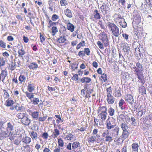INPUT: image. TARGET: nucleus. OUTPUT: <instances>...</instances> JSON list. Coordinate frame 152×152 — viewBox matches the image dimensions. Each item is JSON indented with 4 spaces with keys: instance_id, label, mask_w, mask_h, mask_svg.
<instances>
[{
    "instance_id": "f257e3e1",
    "label": "nucleus",
    "mask_w": 152,
    "mask_h": 152,
    "mask_svg": "<svg viewBox=\"0 0 152 152\" xmlns=\"http://www.w3.org/2000/svg\"><path fill=\"white\" fill-rule=\"evenodd\" d=\"M109 29L111 31L112 34L115 37H118L121 34L118 27L114 23L108 22L107 24Z\"/></svg>"
},
{
    "instance_id": "f03ea898",
    "label": "nucleus",
    "mask_w": 152,
    "mask_h": 152,
    "mask_svg": "<svg viewBox=\"0 0 152 152\" xmlns=\"http://www.w3.org/2000/svg\"><path fill=\"white\" fill-rule=\"evenodd\" d=\"M107 110V108L105 106L99 108L98 110V113H99L100 111L101 112L99 115H100L102 121L105 120L106 119Z\"/></svg>"
},
{
    "instance_id": "7ed1b4c3",
    "label": "nucleus",
    "mask_w": 152,
    "mask_h": 152,
    "mask_svg": "<svg viewBox=\"0 0 152 152\" xmlns=\"http://www.w3.org/2000/svg\"><path fill=\"white\" fill-rule=\"evenodd\" d=\"M119 129L120 128L119 127H116L112 130V135L114 137V141H120V138H118V137Z\"/></svg>"
},
{
    "instance_id": "20e7f679",
    "label": "nucleus",
    "mask_w": 152,
    "mask_h": 152,
    "mask_svg": "<svg viewBox=\"0 0 152 152\" xmlns=\"http://www.w3.org/2000/svg\"><path fill=\"white\" fill-rule=\"evenodd\" d=\"M115 126V120L113 119L108 118L106 121V127L107 129L110 130Z\"/></svg>"
},
{
    "instance_id": "39448f33",
    "label": "nucleus",
    "mask_w": 152,
    "mask_h": 152,
    "mask_svg": "<svg viewBox=\"0 0 152 152\" xmlns=\"http://www.w3.org/2000/svg\"><path fill=\"white\" fill-rule=\"evenodd\" d=\"M116 22H118L120 26L123 28H125L127 26L126 23L124 19L121 16L116 19Z\"/></svg>"
},
{
    "instance_id": "423d86ee",
    "label": "nucleus",
    "mask_w": 152,
    "mask_h": 152,
    "mask_svg": "<svg viewBox=\"0 0 152 152\" xmlns=\"http://www.w3.org/2000/svg\"><path fill=\"white\" fill-rule=\"evenodd\" d=\"M101 39L104 43L105 47L109 45L108 39L107 38V36L105 34H102Z\"/></svg>"
},
{
    "instance_id": "0eeeda50",
    "label": "nucleus",
    "mask_w": 152,
    "mask_h": 152,
    "mask_svg": "<svg viewBox=\"0 0 152 152\" xmlns=\"http://www.w3.org/2000/svg\"><path fill=\"white\" fill-rule=\"evenodd\" d=\"M129 134V133L127 130L124 131L122 132V136L120 137V139L121 138L122 141H123L125 139L128 137Z\"/></svg>"
},
{
    "instance_id": "6e6552de",
    "label": "nucleus",
    "mask_w": 152,
    "mask_h": 152,
    "mask_svg": "<svg viewBox=\"0 0 152 152\" xmlns=\"http://www.w3.org/2000/svg\"><path fill=\"white\" fill-rule=\"evenodd\" d=\"M20 121L23 124L26 126H28L30 123L31 121L30 119L28 118L26 115L21 119Z\"/></svg>"
},
{
    "instance_id": "1a4fd4ad",
    "label": "nucleus",
    "mask_w": 152,
    "mask_h": 152,
    "mask_svg": "<svg viewBox=\"0 0 152 152\" xmlns=\"http://www.w3.org/2000/svg\"><path fill=\"white\" fill-rule=\"evenodd\" d=\"M4 129H2L0 130V136L3 137H9L8 134L9 132L7 131L6 129L5 131L4 130Z\"/></svg>"
},
{
    "instance_id": "9d476101",
    "label": "nucleus",
    "mask_w": 152,
    "mask_h": 152,
    "mask_svg": "<svg viewBox=\"0 0 152 152\" xmlns=\"http://www.w3.org/2000/svg\"><path fill=\"white\" fill-rule=\"evenodd\" d=\"M35 85L34 84L29 82L27 86V89L29 91L31 92L35 89Z\"/></svg>"
},
{
    "instance_id": "9b49d317",
    "label": "nucleus",
    "mask_w": 152,
    "mask_h": 152,
    "mask_svg": "<svg viewBox=\"0 0 152 152\" xmlns=\"http://www.w3.org/2000/svg\"><path fill=\"white\" fill-rule=\"evenodd\" d=\"M72 147L73 151L74 152H78L75 151V149L77 148L80 147V144L78 142H74L72 144Z\"/></svg>"
},
{
    "instance_id": "f8f14e48",
    "label": "nucleus",
    "mask_w": 152,
    "mask_h": 152,
    "mask_svg": "<svg viewBox=\"0 0 152 152\" xmlns=\"http://www.w3.org/2000/svg\"><path fill=\"white\" fill-rule=\"evenodd\" d=\"M132 151L134 152L138 151L139 145L137 142L133 143L131 145Z\"/></svg>"
},
{
    "instance_id": "ddd939ff",
    "label": "nucleus",
    "mask_w": 152,
    "mask_h": 152,
    "mask_svg": "<svg viewBox=\"0 0 152 152\" xmlns=\"http://www.w3.org/2000/svg\"><path fill=\"white\" fill-rule=\"evenodd\" d=\"M126 100L130 104H132L134 102L133 96L131 95H127L125 97Z\"/></svg>"
},
{
    "instance_id": "4468645a",
    "label": "nucleus",
    "mask_w": 152,
    "mask_h": 152,
    "mask_svg": "<svg viewBox=\"0 0 152 152\" xmlns=\"http://www.w3.org/2000/svg\"><path fill=\"white\" fill-rule=\"evenodd\" d=\"M7 71L5 70H2L0 75V80L3 82L5 78L7 76Z\"/></svg>"
},
{
    "instance_id": "2eb2a0df",
    "label": "nucleus",
    "mask_w": 152,
    "mask_h": 152,
    "mask_svg": "<svg viewBox=\"0 0 152 152\" xmlns=\"http://www.w3.org/2000/svg\"><path fill=\"white\" fill-rule=\"evenodd\" d=\"M107 100L109 104H113L114 103V98L112 95H107Z\"/></svg>"
},
{
    "instance_id": "dca6fc26",
    "label": "nucleus",
    "mask_w": 152,
    "mask_h": 152,
    "mask_svg": "<svg viewBox=\"0 0 152 152\" xmlns=\"http://www.w3.org/2000/svg\"><path fill=\"white\" fill-rule=\"evenodd\" d=\"M124 51L126 53H128L130 50V48L128 45L127 44H123L121 45Z\"/></svg>"
},
{
    "instance_id": "f3484780",
    "label": "nucleus",
    "mask_w": 152,
    "mask_h": 152,
    "mask_svg": "<svg viewBox=\"0 0 152 152\" xmlns=\"http://www.w3.org/2000/svg\"><path fill=\"white\" fill-rule=\"evenodd\" d=\"M137 68L136 72H139L142 71V66L141 64L139 62H137L136 64Z\"/></svg>"
},
{
    "instance_id": "a211bd4d",
    "label": "nucleus",
    "mask_w": 152,
    "mask_h": 152,
    "mask_svg": "<svg viewBox=\"0 0 152 152\" xmlns=\"http://www.w3.org/2000/svg\"><path fill=\"white\" fill-rule=\"evenodd\" d=\"M29 111L31 112V115L33 119H36L37 118H38V117L39 116V112L35 111L34 112H32L31 110H29Z\"/></svg>"
},
{
    "instance_id": "6ab92c4d",
    "label": "nucleus",
    "mask_w": 152,
    "mask_h": 152,
    "mask_svg": "<svg viewBox=\"0 0 152 152\" xmlns=\"http://www.w3.org/2000/svg\"><path fill=\"white\" fill-rule=\"evenodd\" d=\"M136 75L137 76V77L140 80V82L142 83H143L144 76L141 73H139V72H136Z\"/></svg>"
},
{
    "instance_id": "aec40b11",
    "label": "nucleus",
    "mask_w": 152,
    "mask_h": 152,
    "mask_svg": "<svg viewBox=\"0 0 152 152\" xmlns=\"http://www.w3.org/2000/svg\"><path fill=\"white\" fill-rule=\"evenodd\" d=\"M66 138L68 140H71L72 141L75 140V137L71 134H69L66 136Z\"/></svg>"
},
{
    "instance_id": "412c9836",
    "label": "nucleus",
    "mask_w": 152,
    "mask_h": 152,
    "mask_svg": "<svg viewBox=\"0 0 152 152\" xmlns=\"http://www.w3.org/2000/svg\"><path fill=\"white\" fill-rule=\"evenodd\" d=\"M30 134L31 137L33 140H36L37 138L38 134L36 132L32 131L30 133Z\"/></svg>"
},
{
    "instance_id": "4be33fe9",
    "label": "nucleus",
    "mask_w": 152,
    "mask_h": 152,
    "mask_svg": "<svg viewBox=\"0 0 152 152\" xmlns=\"http://www.w3.org/2000/svg\"><path fill=\"white\" fill-rule=\"evenodd\" d=\"M6 129L9 132L13 130V126L10 122L7 123Z\"/></svg>"
},
{
    "instance_id": "5701e85b",
    "label": "nucleus",
    "mask_w": 152,
    "mask_h": 152,
    "mask_svg": "<svg viewBox=\"0 0 152 152\" xmlns=\"http://www.w3.org/2000/svg\"><path fill=\"white\" fill-rule=\"evenodd\" d=\"M21 47L22 48L21 49H19L18 51V53L19 54L18 56L21 57H23V56L25 54L26 52L24 51L23 48V46H22Z\"/></svg>"
},
{
    "instance_id": "b1692460",
    "label": "nucleus",
    "mask_w": 152,
    "mask_h": 152,
    "mask_svg": "<svg viewBox=\"0 0 152 152\" xmlns=\"http://www.w3.org/2000/svg\"><path fill=\"white\" fill-rule=\"evenodd\" d=\"M60 134L59 131L57 129H55L54 132H53L51 136L53 138H55Z\"/></svg>"
},
{
    "instance_id": "393cba45",
    "label": "nucleus",
    "mask_w": 152,
    "mask_h": 152,
    "mask_svg": "<svg viewBox=\"0 0 152 152\" xmlns=\"http://www.w3.org/2000/svg\"><path fill=\"white\" fill-rule=\"evenodd\" d=\"M81 81L83 83H88L91 82V79L90 78L88 77H83L81 79Z\"/></svg>"
},
{
    "instance_id": "a878e982",
    "label": "nucleus",
    "mask_w": 152,
    "mask_h": 152,
    "mask_svg": "<svg viewBox=\"0 0 152 152\" xmlns=\"http://www.w3.org/2000/svg\"><path fill=\"white\" fill-rule=\"evenodd\" d=\"M64 12L66 15L68 17L71 18L72 17V14L71 11L70 10L68 9H67L65 10Z\"/></svg>"
},
{
    "instance_id": "bb28decb",
    "label": "nucleus",
    "mask_w": 152,
    "mask_h": 152,
    "mask_svg": "<svg viewBox=\"0 0 152 152\" xmlns=\"http://www.w3.org/2000/svg\"><path fill=\"white\" fill-rule=\"evenodd\" d=\"M38 66L37 64L34 62L31 63L28 66L30 69H37L38 67Z\"/></svg>"
},
{
    "instance_id": "cd10ccee",
    "label": "nucleus",
    "mask_w": 152,
    "mask_h": 152,
    "mask_svg": "<svg viewBox=\"0 0 152 152\" xmlns=\"http://www.w3.org/2000/svg\"><path fill=\"white\" fill-rule=\"evenodd\" d=\"M67 29L72 32L74 30L75 27L72 24L70 23L67 25Z\"/></svg>"
},
{
    "instance_id": "c85d7f7f",
    "label": "nucleus",
    "mask_w": 152,
    "mask_h": 152,
    "mask_svg": "<svg viewBox=\"0 0 152 152\" xmlns=\"http://www.w3.org/2000/svg\"><path fill=\"white\" fill-rule=\"evenodd\" d=\"M66 40V39L64 36H60L58 39L57 42L59 43H64Z\"/></svg>"
},
{
    "instance_id": "c756f323",
    "label": "nucleus",
    "mask_w": 152,
    "mask_h": 152,
    "mask_svg": "<svg viewBox=\"0 0 152 152\" xmlns=\"http://www.w3.org/2000/svg\"><path fill=\"white\" fill-rule=\"evenodd\" d=\"M14 103V102L12 100L8 99L6 102V105L7 107L12 105Z\"/></svg>"
},
{
    "instance_id": "7c9ffc66",
    "label": "nucleus",
    "mask_w": 152,
    "mask_h": 152,
    "mask_svg": "<svg viewBox=\"0 0 152 152\" xmlns=\"http://www.w3.org/2000/svg\"><path fill=\"white\" fill-rule=\"evenodd\" d=\"M26 115V114L24 113H18L16 115V117L19 119H20L21 120Z\"/></svg>"
},
{
    "instance_id": "2f4dec72",
    "label": "nucleus",
    "mask_w": 152,
    "mask_h": 152,
    "mask_svg": "<svg viewBox=\"0 0 152 152\" xmlns=\"http://www.w3.org/2000/svg\"><path fill=\"white\" fill-rule=\"evenodd\" d=\"M89 84H86L84 86V89H85V90L86 91V92L87 94H91L93 91V89H89L88 90L87 87L88 86Z\"/></svg>"
},
{
    "instance_id": "473e14b6",
    "label": "nucleus",
    "mask_w": 152,
    "mask_h": 152,
    "mask_svg": "<svg viewBox=\"0 0 152 152\" xmlns=\"http://www.w3.org/2000/svg\"><path fill=\"white\" fill-rule=\"evenodd\" d=\"M121 127L123 131L127 130L129 128L128 125L125 123H122Z\"/></svg>"
},
{
    "instance_id": "72a5a7b5",
    "label": "nucleus",
    "mask_w": 152,
    "mask_h": 152,
    "mask_svg": "<svg viewBox=\"0 0 152 152\" xmlns=\"http://www.w3.org/2000/svg\"><path fill=\"white\" fill-rule=\"evenodd\" d=\"M94 18L96 19H99L101 18L100 15L97 10H95L94 11Z\"/></svg>"
},
{
    "instance_id": "f704fd0d",
    "label": "nucleus",
    "mask_w": 152,
    "mask_h": 152,
    "mask_svg": "<svg viewBox=\"0 0 152 152\" xmlns=\"http://www.w3.org/2000/svg\"><path fill=\"white\" fill-rule=\"evenodd\" d=\"M85 46V41H82L80 43L78 44L76 47V49L77 50L80 48L81 47H83Z\"/></svg>"
},
{
    "instance_id": "c9c22d12",
    "label": "nucleus",
    "mask_w": 152,
    "mask_h": 152,
    "mask_svg": "<svg viewBox=\"0 0 152 152\" xmlns=\"http://www.w3.org/2000/svg\"><path fill=\"white\" fill-rule=\"evenodd\" d=\"M10 139L11 140H13L15 137V134H13L12 132H10L8 134Z\"/></svg>"
},
{
    "instance_id": "e433bc0d",
    "label": "nucleus",
    "mask_w": 152,
    "mask_h": 152,
    "mask_svg": "<svg viewBox=\"0 0 152 152\" xmlns=\"http://www.w3.org/2000/svg\"><path fill=\"white\" fill-rule=\"evenodd\" d=\"M139 92L142 95L146 94V89L144 86H142L140 88Z\"/></svg>"
},
{
    "instance_id": "4c0bfd02",
    "label": "nucleus",
    "mask_w": 152,
    "mask_h": 152,
    "mask_svg": "<svg viewBox=\"0 0 152 152\" xmlns=\"http://www.w3.org/2000/svg\"><path fill=\"white\" fill-rule=\"evenodd\" d=\"M19 80L22 83L25 82L26 80V77L24 75H21L19 77Z\"/></svg>"
},
{
    "instance_id": "58836bf2",
    "label": "nucleus",
    "mask_w": 152,
    "mask_h": 152,
    "mask_svg": "<svg viewBox=\"0 0 152 152\" xmlns=\"http://www.w3.org/2000/svg\"><path fill=\"white\" fill-rule=\"evenodd\" d=\"M126 2V0H119L118 1V3L120 4L124 9L126 8V6L125 4Z\"/></svg>"
},
{
    "instance_id": "ea45409f",
    "label": "nucleus",
    "mask_w": 152,
    "mask_h": 152,
    "mask_svg": "<svg viewBox=\"0 0 152 152\" xmlns=\"http://www.w3.org/2000/svg\"><path fill=\"white\" fill-rule=\"evenodd\" d=\"M101 80L104 82H105L107 80L106 75L104 73L101 76Z\"/></svg>"
},
{
    "instance_id": "a19ab883",
    "label": "nucleus",
    "mask_w": 152,
    "mask_h": 152,
    "mask_svg": "<svg viewBox=\"0 0 152 152\" xmlns=\"http://www.w3.org/2000/svg\"><path fill=\"white\" fill-rule=\"evenodd\" d=\"M58 146L59 147H63L64 146V142L63 141L61 138H60L58 140Z\"/></svg>"
},
{
    "instance_id": "79ce46f5",
    "label": "nucleus",
    "mask_w": 152,
    "mask_h": 152,
    "mask_svg": "<svg viewBox=\"0 0 152 152\" xmlns=\"http://www.w3.org/2000/svg\"><path fill=\"white\" fill-rule=\"evenodd\" d=\"M108 113L110 116H112L114 115L115 110L112 107L110 108L108 110Z\"/></svg>"
},
{
    "instance_id": "37998d69",
    "label": "nucleus",
    "mask_w": 152,
    "mask_h": 152,
    "mask_svg": "<svg viewBox=\"0 0 152 152\" xmlns=\"http://www.w3.org/2000/svg\"><path fill=\"white\" fill-rule=\"evenodd\" d=\"M109 134L110 132L108 129L102 133V135L103 137H106L109 136Z\"/></svg>"
},
{
    "instance_id": "c03bdc74",
    "label": "nucleus",
    "mask_w": 152,
    "mask_h": 152,
    "mask_svg": "<svg viewBox=\"0 0 152 152\" xmlns=\"http://www.w3.org/2000/svg\"><path fill=\"white\" fill-rule=\"evenodd\" d=\"M15 109L17 111L22 110L23 109V107L22 106H20L18 104H17L15 106Z\"/></svg>"
},
{
    "instance_id": "a18cd8bd",
    "label": "nucleus",
    "mask_w": 152,
    "mask_h": 152,
    "mask_svg": "<svg viewBox=\"0 0 152 152\" xmlns=\"http://www.w3.org/2000/svg\"><path fill=\"white\" fill-rule=\"evenodd\" d=\"M25 94L30 99L33 98L34 95L33 93H29L28 92L26 91L25 92Z\"/></svg>"
},
{
    "instance_id": "49530a36",
    "label": "nucleus",
    "mask_w": 152,
    "mask_h": 152,
    "mask_svg": "<svg viewBox=\"0 0 152 152\" xmlns=\"http://www.w3.org/2000/svg\"><path fill=\"white\" fill-rule=\"evenodd\" d=\"M31 141V139L30 138L28 137H26L23 142L26 144H28Z\"/></svg>"
},
{
    "instance_id": "de8ad7c7",
    "label": "nucleus",
    "mask_w": 152,
    "mask_h": 152,
    "mask_svg": "<svg viewBox=\"0 0 152 152\" xmlns=\"http://www.w3.org/2000/svg\"><path fill=\"white\" fill-rule=\"evenodd\" d=\"M33 104L34 105L37 104L39 102V99L38 98H33L32 100Z\"/></svg>"
},
{
    "instance_id": "09e8293b",
    "label": "nucleus",
    "mask_w": 152,
    "mask_h": 152,
    "mask_svg": "<svg viewBox=\"0 0 152 152\" xmlns=\"http://www.w3.org/2000/svg\"><path fill=\"white\" fill-rule=\"evenodd\" d=\"M60 3L61 6H65L67 4V1L66 0H61L60 1Z\"/></svg>"
},
{
    "instance_id": "8fccbe9b",
    "label": "nucleus",
    "mask_w": 152,
    "mask_h": 152,
    "mask_svg": "<svg viewBox=\"0 0 152 152\" xmlns=\"http://www.w3.org/2000/svg\"><path fill=\"white\" fill-rule=\"evenodd\" d=\"M3 91L4 93L3 96L4 98H7L9 97V94L7 90L4 89Z\"/></svg>"
},
{
    "instance_id": "3c124183",
    "label": "nucleus",
    "mask_w": 152,
    "mask_h": 152,
    "mask_svg": "<svg viewBox=\"0 0 152 152\" xmlns=\"http://www.w3.org/2000/svg\"><path fill=\"white\" fill-rule=\"evenodd\" d=\"M62 149L59 146H56L55 149L53 150V152H62L61 150Z\"/></svg>"
},
{
    "instance_id": "603ef678",
    "label": "nucleus",
    "mask_w": 152,
    "mask_h": 152,
    "mask_svg": "<svg viewBox=\"0 0 152 152\" xmlns=\"http://www.w3.org/2000/svg\"><path fill=\"white\" fill-rule=\"evenodd\" d=\"M51 30L53 35H54L56 33L58 32V29L56 27L53 26Z\"/></svg>"
},
{
    "instance_id": "864d4df0",
    "label": "nucleus",
    "mask_w": 152,
    "mask_h": 152,
    "mask_svg": "<svg viewBox=\"0 0 152 152\" xmlns=\"http://www.w3.org/2000/svg\"><path fill=\"white\" fill-rule=\"evenodd\" d=\"M5 61L4 58H1L0 60V67H1L2 66L5 65Z\"/></svg>"
},
{
    "instance_id": "5fc2aeb1",
    "label": "nucleus",
    "mask_w": 152,
    "mask_h": 152,
    "mask_svg": "<svg viewBox=\"0 0 152 152\" xmlns=\"http://www.w3.org/2000/svg\"><path fill=\"white\" fill-rule=\"evenodd\" d=\"M96 139V137L95 136H91L88 139V141L91 143L93 142Z\"/></svg>"
},
{
    "instance_id": "6e6d98bb",
    "label": "nucleus",
    "mask_w": 152,
    "mask_h": 152,
    "mask_svg": "<svg viewBox=\"0 0 152 152\" xmlns=\"http://www.w3.org/2000/svg\"><path fill=\"white\" fill-rule=\"evenodd\" d=\"M5 122L4 121L0 120V130L4 128V124Z\"/></svg>"
},
{
    "instance_id": "4d7b16f0",
    "label": "nucleus",
    "mask_w": 152,
    "mask_h": 152,
    "mask_svg": "<svg viewBox=\"0 0 152 152\" xmlns=\"http://www.w3.org/2000/svg\"><path fill=\"white\" fill-rule=\"evenodd\" d=\"M58 18L59 16L58 15L56 14H54L52 15L51 19L53 21H55L57 19H58Z\"/></svg>"
},
{
    "instance_id": "13d9d810",
    "label": "nucleus",
    "mask_w": 152,
    "mask_h": 152,
    "mask_svg": "<svg viewBox=\"0 0 152 152\" xmlns=\"http://www.w3.org/2000/svg\"><path fill=\"white\" fill-rule=\"evenodd\" d=\"M106 139L105 140V141L106 142L112 141L113 140V137L110 136H109L108 137H105Z\"/></svg>"
},
{
    "instance_id": "bf43d9fd",
    "label": "nucleus",
    "mask_w": 152,
    "mask_h": 152,
    "mask_svg": "<svg viewBox=\"0 0 152 152\" xmlns=\"http://www.w3.org/2000/svg\"><path fill=\"white\" fill-rule=\"evenodd\" d=\"M84 51L85 53V54H86L87 56L90 55V51L88 48H85Z\"/></svg>"
},
{
    "instance_id": "052dcab7",
    "label": "nucleus",
    "mask_w": 152,
    "mask_h": 152,
    "mask_svg": "<svg viewBox=\"0 0 152 152\" xmlns=\"http://www.w3.org/2000/svg\"><path fill=\"white\" fill-rule=\"evenodd\" d=\"M0 46L3 48L6 47V43L3 41L0 40Z\"/></svg>"
},
{
    "instance_id": "680f3d73",
    "label": "nucleus",
    "mask_w": 152,
    "mask_h": 152,
    "mask_svg": "<svg viewBox=\"0 0 152 152\" xmlns=\"http://www.w3.org/2000/svg\"><path fill=\"white\" fill-rule=\"evenodd\" d=\"M78 55L80 57L84 56H85V54L84 51H80L78 53Z\"/></svg>"
},
{
    "instance_id": "e2e57ef3",
    "label": "nucleus",
    "mask_w": 152,
    "mask_h": 152,
    "mask_svg": "<svg viewBox=\"0 0 152 152\" xmlns=\"http://www.w3.org/2000/svg\"><path fill=\"white\" fill-rule=\"evenodd\" d=\"M97 44L99 47L101 49H104L103 45L100 41H99L97 42Z\"/></svg>"
},
{
    "instance_id": "0e129e2a",
    "label": "nucleus",
    "mask_w": 152,
    "mask_h": 152,
    "mask_svg": "<svg viewBox=\"0 0 152 152\" xmlns=\"http://www.w3.org/2000/svg\"><path fill=\"white\" fill-rule=\"evenodd\" d=\"M106 91H107V95H111V93H112V90L110 87L109 88H107Z\"/></svg>"
},
{
    "instance_id": "69168bd1",
    "label": "nucleus",
    "mask_w": 152,
    "mask_h": 152,
    "mask_svg": "<svg viewBox=\"0 0 152 152\" xmlns=\"http://www.w3.org/2000/svg\"><path fill=\"white\" fill-rule=\"evenodd\" d=\"M46 116H44L42 117L38 118V120L39 121H43L46 119Z\"/></svg>"
},
{
    "instance_id": "338daca9",
    "label": "nucleus",
    "mask_w": 152,
    "mask_h": 152,
    "mask_svg": "<svg viewBox=\"0 0 152 152\" xmlns=\"http://www.w3.org/2000/svg\"><path fill=\"white\" fill-rule=\"evenodd\" d=\"M72 79L73 80H77L78 79V76L77 74H75L73 76V77H72Z\"/></svg>"
},
{
    "instance_id": "774afa93",
    "label": "nucleus",
    "mask_w": 152,
    "mask_h": 152,
    "mask_svg": "<svg viewBox=\"0 0 152 152\" xmlns=\"http://www.w3.org/2000/svg\"><path fill=\"white\" fill-rule=\"evenodd\" d=\"M48 134L47 132H45L42 135V137L45 139H48Z\"/></svg>"
}]
</instances>
